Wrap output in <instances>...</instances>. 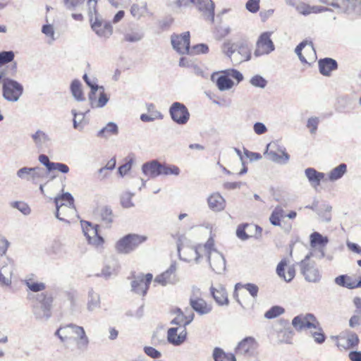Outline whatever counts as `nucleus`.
Returning a JSON list of instances; mask_svg holds the SVG:
<instances>
[{"mask_svg":"<svg viewBox=\"0 0 361 361\" xmlns=\"http://www.w3.org/2000/svg\"><path fill=\"white\" fill-rule=\"evenodd\" d=\"M213 240L209 239L204 245H199L195 247L183 249L184 252L188 251L192 256H195L197 263L204 255L207 257L211 269L216 274H221L226 269V260L223 255L213 247Z\"/></svg>","mask_w":361,"mask_h":361,"instance_id":"nucleus-1","label":"nucleus"},{"mask_svg":"<svg viewBox=\"0 0 361 361\" xmlns=\"http://www.w3.org/2000/svg\"><path fill=\"white\" fill-rule=\"evenodd\" d=\"M34 299L32 313L35 318L39 321H47L51 316L53 298L45 293H38L32 297Z\"/></svg>","mask_w":361,"mask_h":361,"instance_id":"nucleus-2","label":"nucleus"},{"mask_svg":"<svg viewBox=\"0 0 361 361\" xmlns=\"http://www.w3.org/2000/svg\"><path fill=\"white\" fill-rule=\"evenodd\" d=\"M83 80L86 84L90 87L91 90L88 95V99L91 108H102L109 102V98L104 92L103 86H99L97 84L94 78H90L87 74L83 75Z\"/></svg>","mask_w":361,"mask_h":361,"instance_id":"nucleus-3","label":"nucleus"},{"mask_svg":"<svg viewBox=\"0 0 361 361\" xmlns=\"http://www.w3.org/2000/svg\"><path fill=\"white\" fill-rule=\"evenodd\" d=\"M293 335L294 332L291 329L288 321L286 319L274 322L269 332V336L275 338L279 343H291Z\"/></svg>","mask_w":361,"mask_h":361,"instance_id":"nucleus-4","label":"nucleus"},{"mask_svg":"<svg viewBox=\"0 0 361 361\" xmlns=\"http://www.w3.org/2000/svg\"><path fill=\"white\" fill-rule=\"evenodd\" d=\"M312 256V252L309 253L298 263V265L300 273L307 281L317 283L321 280L322 275L314 262L310 261V257Z\"/></svg>","mask_w":361,"mask_h":361,"instance_id":"nucleus-5","label":"nucleus"},{"mask_svg":"<svg viewBox=\"0 0 361 361\" xmlns=\"http://www.w3.org/2000/svg\"><path fill=\"white\" fill-rule=\"evenodd\" d=\"M147 238L145 235L137 234H128L119 240L116 243V250L118 252L128 254L135 250L140 244L145 242Z\"/></svg>","mask_w":361,"mask_h":361,"instance_id":"nucleus-6","label":"nucleus"},{"mask_svg":"<svg viewBox=\"0 0 361 361\" xmlns=\"http://www.w3.org/2000/svg\"><path fill=\"white\" fill-rule=\"evenodd\" d=\"M2 97L10 102H18L23 93V86L15 80H6L1 84Z\"/></svg>","mask_w":361,"mask_h":361,"instance_id":"nucleus-7","label":"nucleus"},{"mask_svg":"<svg viewBox=\"0 0 361 361\" xmlns=\"http://www.w3.org/2000/svg\"><path fill=\"white\" fill-rule=\"evenodd\" d=\"M54 203L56 208L55 214L56 217L59 221H67L64 218L61 217V214L64 212L65 210L74 212V199L71 194L69 192H65L60 196L56 197L54 198Z\"/></svg>","mask_w":361,"mask_h":361,"instance_id":"nucleus-8","label":"nucleus"},{"mask_svg":"<svg viewBox=\"0 0 361 361\" xmlns=\"http://www.w3.org/2000/svg\"><path fill=\"white\" fill-rule=\"evenodd\" d=\"M169 112L172 121L178 125H185L190 119V112L183 103L173 102L171 105Z\"/></svg>","mask_w":361,"mask_h":361,"instance_id":"nucleus-9","label":"nucleus"},{"mask_svg":"<svg viewBox=\"0 0 361 361\" xmlns=\"http://www.w3.org/2000/svg\"><path fill=\"white\" fill-rule=\"evenodd\" d=\"M319 322L313 314H301L295 317L292 320V325L295 330L300 331L305 329H312L317 328Z\"/></svg>","mask_w":361,"mask_h":361,"instance_id":"nucleus-10","label":"nucleus"},{"mask_svg":"<svg viewBox=\"0 0 361 361\" xmlns=\"http://www.w3.org/2000/svg\"><path fill=\"white\" fill-rule=\"evenodd\" d=\"M271 35V32H265L261 34L257 42V48L254 52L255 56L269 54L274 50L275 47L270 38Z\"/></svg>","mask_w":361,"mask_h":361,"instance_id":"nucleus-11","label":"nucleus"},{"mask_svg":"<svg viewBox=\"0 0 361 361\" xmlns=\"http://www.w3.org/2000/svg\"><path fill=\"white\" fill-rule=\"evenodd\" d=\"M201 13L202 17L211 22L214 19V4L212 0H189Z\"/></svg>","mask_w":361,"mask_h":361,"instance_id":"nucleus-12","label":"nucleus"},{"mask_svg":"<svg viewBox=\"0 0 361 361\" xmlns=\"http://www.w3.org/2000/svg\"><path fill=\"white\" fill-rule=\"evenodd\" d=\"M152 278V274H147L145 276L140 274L135 277L131 282L132 290L137 294L145 295L148 290Z\"/></svg>","mask_w":361,"mask_h":361,"instance_id":"nucleus-13","label":"nucleus"},{"mask_svg":"<svg viewBox=\"0 0 361 361\" xmlns=\"http://www.w3.org/2000/svg\"><path fill=\"white\" fill-rule=\"evenodd\" d=\"M81 225L84 235L86 236L89 243L100 245L104 243L103 238L98 234V225L92 226L88 221H82Z\"/></svg>","mask_w":361,"mask_h":361,"instance_id":"nucleus-14","label":"nucleus"},{"mask_svg":"<svg viewBox=\"0 0 361 361\" xmlns=\"http://www.w3.org/2000/svg\"><path fill=\"white\" fill-rule=\"evenodd\" d=\"M173 48L179 54H184L189 52L190 32H185L182 35L171 36Z\"/></svg>","mask_w":361,"mask_h":361,"instance_id":"nucleus-15","label":"nucleus"},{"mask_svg":"<svg viewBox=\"0 0 361 361\" xmlns=\"http://www.w3.org/2000/svg\"><path fill=\"white\" fill-rule=\"evenodd\" d=\"M257 347L258 343L255 338L252 336H248L238 343L235 350L237 355L250 356L254 354Z\"/></svg>","mask_w":361,"mask_h":361,"instance_id":"nucleus-16","label":"nucleus"},{"mask_svg":"<svg viewBox=\"0 0 361 361\" xmlns=\"http://www.w3.org/2000/svg\"><path fill=\"white\" fill-rule=\"evenodd\" d=\"M176 271V264L172 263L167 270L155 277L154 282L163 286L175 284L178 281Z\"/></svg>","mask_w":361,"mask_h":361,"instance_id":"nucleus-17","label":"nucleus"},{"mask_svg":"<svg viewBox=\"0 0 361 361\" xmlns=\"http://www.w3.org/2000/svg\"><path fill=\"white\" fill-rule=\"evenodd\" d=\"M295 53L302 63H308L309 61H313L315 58V51L312 43L306 42L300 43L295 48Z\"/></svg>","mask_w":361,"mask_h":361,"instance_id":"nucleus-18","label":"nucleus"},{"mask_svg":"<svg viewBox=\"0 0 361 361\" xmlns=\"http://www.w3.org/2000/svg\"><path fill=\"white\" fill-rule=\"evenodd\" d=\"M359 342L360 339L357 334L348 331L339 336L337 346L344 349H350L357 347Z\"/></svg>","mask_w":361,"mask_h":361,"instance_id":"nucleus-19","label":"nucleus"},{"mask_svg":"<svg viewBox=\"0 0 361 361\" xmlns=\"http://www.w3.org/2000/svg\"><path fill=\"white\" fill-rule=\"evenodd\" d=\"M92 28L100 37L108 38L111 35L113 28L110 23L98 20L92 23Z\"/></svg>","mask_w":361,"mask_h":361,"instance_id":"nucleus-20","label":"nucleus"},{"mask_svg":"<svg viewBox=\"0 0 361 361\" xmlns=\"http://www.w3.org/2000/svg\"><path fill=\"white\" fill-rule=\"evenodd\" d=\"M335 283L342 287L353 289L361 287V276L357 280L355 277L348 275H341L335 279Z\"/></svg>","mask_w":361,"mask_h":361,"instance_id":"nucleus-21","label":"nucleus"},{"mask_svg":"<svg viewBox=\"0 0 361 361\" xmlns=\"http://www.w3.org/2000/svg\"><path fill=\"white\" fill-rule=\"evenodd\" d=\"M190 305L194 311L200 315L209 314L212 310V305L207 302L203 298L190 299Z\"/></svg>","mask_w":361,"mask_h":361,"instance_id":"nucleus-22","label":"nucleus"},{"mask_svg":"<svg viewBox=\"0 0 361 361\" xmlns=\"http://www.w3.org/2000/svg\"><path fill=\"white\" fill-rule=\"evenodd\" d=\"M288 261L286 259H282L276 267V273L279 277L282 278L285 281H291L295 276V266H289L288 267L287 274H285V267L287 266Z\"/></svg>","mask_w":361,"mask_h":361,"instance_id":"nucleus-23","label":"nucleus"},{"mask_svg":"<svg viewBox=\"0 0 361 361\" xmlns=\"http://www.w3.org/2000/svg\"><path fill=\"white\" fill-rule=\"evenodd\" d=\"M178 328H170L168 330L167 338L170 343L174 345L182 344L186 339L187 332L185 329H183L178 334Z\"/></svg>","mask_w":361,"mask_h":361,"instance_id":"nucleus-24","label":"nucleus"},{"mask_svg":"<svg viewBox=\"0 0 361 361\" xmlns=\"http://www.w3.org/2000/svg\"><path fill=\"white\" fill-rule=\"evenodd\" d=\"M318 65L320 73L325 76H329L331 72L338 68L336 61L331 58H324L319 60Z\"/></svg>","mask_w":361,"mask_h":361,"instance_id":"nucleus-25","label":"nucleus"},{"mask_svg":"<svg viewBox=\"0 0 361 361\" xmlns=\"http://www.w3.org/2000/svg\"><path fill=\"white\" fill-rule=\"evenodd\" d=\"M208 206L213 212H221L226 207V202L224 197L218 192L209 195L207 198Z\"/></svg>","mask_w":361,"mask_h":361,"instance_id":"nucleus-26","label":"nucleus"},{"mask_svg":"<svg viewBox=\"0 0 361 361\" xmlns=\"http://www.w3.org/2000/svg\"><path fill=\"white\" fill-rule=\"evenodd\" d=\"M161 164L157 160L145 163L142 166V171L148 178H156L160 176Z\"/></svg>","mask_w":361,"mask_h":361,"instance_id":"nucleus-27","label":"nucleus"},{"mask_svg":"<svg viewBox=\"0 0 361 361\" xmlns=\"http://www.w3.org/2000/svg\"><path fill=\"white\" fill-rule=\"evenodd\" d=\"M211 294L218 305H227L228 304L227 292L221 286L217 288L211 287Z\"/></svg>","mask_w":361,"mask_h":361,"instance_id":"nucleus-28","label":"nucleus"},{"mask_svg":"<svg viewBox=\"0 0 361 361\" xmlns=\"http://www.w3.org/2000/svg\"><path fill=\"white\" fill-rule=\"evenodd\" d=\"M270 146V144L267 146V151L264 154H267L269 157V159L279 164H286L288 162L290 159L289 154L286 152L285 149L281 150V154L276 153L274 151H268V148Z\"/></svg>","mask_w":361,"mask_h":361,"instance_id":"nucleus-29","label":"nucleus"},{"mask_svg":"<svg viewBox=\"0 0 361 361\" xmlns=\"http://www.w3.org/2000/svg\"><path fill=\"white\" fill-rule=\"evenodd\" d=\"M31 137L35 145L40 149L47 147L50 142V137L49 135L41 130H37L31 135Z\"/></svg>","mask_w":361,"mask_h":361,"instance_id":"nucleus-30","label":"nucleus"},{"mask_svg":"<svg viewBox=\"0 0 361 361\" xmlns=\"http://www.w3.org/2000/svg\"><path fill=\"white\" fill-rule=\"evenodd\" d=\"M77 336V345L78 348H86L89 344V338L87 336L83 327L73 324V333Z\"/></svg>","mask_w":361,"mask_h":361,"instance_id":"nucleus-31","label":"nucleus"},{"mask_svg":"<svg viewBox=\"0 0 361 361\" xmlns=\"http://www.w3.org/2000/svg\"><path fill=\"white\" fill-rule=\"evenodd\" d=\"M305 173L311 185L317 187L320 185V182L325 177V174L316 171L313 168H307L305 171Z\"/></svg>","mask_w":361,"mask_h":361,"instance_id":"nucleus-32","label":"nucleus"},{"mask_svg":"<svg viewBox=\"0 0 361 361\" xmlns=\"http://www.w3.org/2000/svg\"><path fill=\"white\" fill-rule=\"evenodd\" d=\"M16 71L17 66L16 63L6 67L0 66V85L6 82V80H12L11 77L16 75Z\"/></svg>","mask_w":361,"mask_h":361,"instance_id":"nucleus-33","label":"nucleus"},{"mask_svg":"<svg viewBox=\"0 0 361 361\" xmlns=\"http://www.w3.org/2000/svg\"><path fill=\"white\" fill-rule=\"evenodd\" d=\"M99 215L102 226L106 228L111 227L114 221V215L111 209L108 207H102L100 209Z\"/></svg>","mask_w":361,"mask_h":361,"instance_id":"nucleus-34","label":"nucleus"},{"mask_svg":"<svg viewBox=\"0 0 361 361\" xmlns=\"http://www.w3.org/2000/svg\"><path fill=\"white\" fill-rule=\"evenodd\" d=\"M212 357L214 361H236L233 353H226L220 348H215L213 350Z\"/></svg>","mask_w":361,"mask_h":361,"instance_id":"nucleus-35","label":"nucleus"},{"mask_svg":"<svg viewBox=\"0 0 361 361\" xmlns=\"http://www.w3.org/2000/svg\"><path fill=\"white\" fill-rule=\"evenodd\" d=\"M250 59V53L247 49L238 45V48L237 51H235L233 58H232V62L234 64H239L243 61H248Z\"/></svg>","mask_w":361,"mask_h":361,"instance_id":"nucleus-36","label":"nucleus"},{"mask_svg":"<svg viewBox=\"0 0 361 361\" xmlns=\"http://www.w3.org/2000/svg\"><path fill=\"white\" fill-rule=\"evenodd\" d=\"M71 92L73 97L75 100L78 102H82L85 100V97H84V94L82 90V83L78 80H74L72 81L71 84Z\"/></svg>","mask_w":361,"mask_h":361,"instance_id":"nucleus-37","label":"nucleus"},{"mask_svg":"<svg viewBox=\"0 0 361 361\" xmlns=\"http://www.w3.org/2000/svg\"><path fill=\"white\" fill-rule=\"evenodd\" d=\"M216 85L220 91L224 92L231 90L234 85V82L225 74L217 78Z\"/></svg>","mask_w":361,"mask_h":361,"instance_id":"nucleus-38","label":"nucleus"},{"mask_svg":"<svg viewBox=\"0 0 361 361\" xmlns=\"http://www.w3.org/2000/svg\"><path fill=\"white\" fill-rule=\"evenodd\" d=\"M87 306L89 311H94L100 307L99 295L95 293L92 289L90 290L88 292Z\"/></svg>","mask_w":361,"mask_h":361,"instance_id":"nucleus-39","label":"nucleus"},{"mask_svg":"<svg viewBox=\"0 0 361 361\" xmlns=\"http://www.w3.org/2000/svg\"><path fill=\"white\" fill-rule=\"evenodd\" d=\"M346 172L347 165L345 164H341L329 173L328 180L332 182L336 181L341 178Z\"/></svg>","mask_w":361,"mask_h":361,"instance_id":"nucleus-40","label":"nucleus"},{"mask_svg":"<svg viewBox=\"0 0 361 361\" xmlns=\"http://www.w3.org/2000/svg\"><path fill=\"white\" fill-rule=\"evenodd\" d=\"M12 274L13 267L11 265L3 267L0 269V286H10Z\"/></svg>","mask_w":361,"mask_h":361,"instance_id":"nucleus-41","label":"nucleus"},{"mask_svg":"<svg viewBox=\"0 0 361 361\" xmlns=\"http://www.w3.org/2000/svg\"><path fill=\"white\" fill-rule=\"evenodd\" d=\"M328 242V238L322 235L318 232H314L310 235V245L312 247L315 248L319 246V247L324 248Z\"/></svg>","mask_w":361,"mask_h":361,"instance_id":"nucleus-42","label":"nucleus"},{"mask_svg":"<svg viewBox=\"0 0 361 361\" xmlns=\"http://www.w3.org/2000/svg\"><path fill=\"white\" fill-rule=\"evenodd\" d=\"M130 11L133 17L137 20L149 13L147 3H144L142 6L137 4H133L130 7Z\"/></svg>","mask_w":361,"mask_h":361,"instance_id":"nucleus-43","label":"nucleus"},{"mask_svg":"<svg viewBox=\"0 0 361 361\" xmlns=\"http://www.w3.org/2000/svg\"><path fill=\"white\" fill-rule=\"evenodd\" d=\"M118 133V128L117 125L114 122H109L98 132L97 136L107 138L111 135H116Z\"/></svg>","mask_w":361,"mask_h":361,"instance_id":"nucleus-44","label":"nucleus"},{"mask_svg":"<svg viewBox=\"0 0 361 361\" xmlns=\"http://www.w3.org/2000/svg\"><path fill=\"white\" fill-rule=\"evenodd\" d=\"M73 324L60 327L55 332V335L59 338L61 342H66L70 338L71 334L73 333Z\"/></svg>","mask_w":361,"mask_h":361,"instance_id":"nucleus-45","label":"nucleus"},{"mask_svg":"<svg viewBox=\"0 0 361 361\" xmlns=\"http://www.w3.org/2000/svg\"><path fill=\"white\" fill-rule=\"evenodd\" d=\"M24 283L28 288L30 290L34 293H37L44 290L46 288L45 283L42 282H38L31 278L25 279Z\"/></svg>","mask_w":361,"mask_h":361,"instance_id":"nucleus-46","label":"nucleus"},{"mask_svg":"<svg viewBox=\"0 0 361 361\" xmlns=\"http://www.w3.org/2000/svg\"><path fill=\"white\" fill-rule=\"evenodd\" d=\"M238 48V44L228 41L224 43L222 51L232 61V58H233L234 54H235V51H237Z\"/></svg>","mask_w":361,"mask_h":361,"instance_id":"nucleus-47","label":"nucleus"},{"mask_svg":"<svg viewBox=\"0 0 361 361\" xmlns=\"http://www.w3.org/2000/svg\"><path fill=\"white\" fill-rule=\"evenodd\" d=\"M310 333L317 343L322 344L325 341L326 336L322 329L320 327L319 324H318L317 328H312L310 329Z\"/></svg>","mask_w":361,"mask_h":361,"instance_id":"nucleus-48","label":"nucleus"},{"mask_svg":"<svg viewBox=\"0 0 361 361\" xmlns=\"http://www.w3.org/2000/svg\"><path fill=\"white\" fill-rule=\"evenodd\" d=\"M180 173V169L178 166L174 165L161 164L160 167V175H175L178 176Z\"/></svg>","mask_w":361,"mask_h":361,"instance_id":"nucleus-49","label":"nucleus"},{"mask_svg":"<svg viewBox=\"0 0 361 361\" xmlns=\"http://www.w3.org/2000/svg\"><path fill=\"white\" fill-rule=\"evenodd\" d=\"M118 271V266L116 263L114 264L112 266L106 265L102 271V276L104 277L106 279L110 278L111 276L116 275Z\"/></svg>","mask_w":361,"mask_h":361,"instance_id":"nucleus-50","label":"nucleus"},{"mask_svg":"<svg viewBox=\"0 0 361 361\" xmlns=\"http://www.w3.org/2000/svg\"><path fill=\"white\" fill-rule=\"evenodd\" d=\"M42 32L49 39V43H52L55 41V29L53 25L51 24H45L42 27Z\"/></svg>","mask_w":361,"mask_h":361,"instance_id":"nucleus-51","label":"nucleus"},{"mask_svg":"<svg viewBox=\"0 0 361 361\" xmlns=\"http://www.w3.org/2000/svg\"><path fill=\"white\" fill-rule=\"evenodd\" d=\"M190 247L189 246H183L180 244L178 245V252L180 259L185 262H190L193 259L195 260V256H192V254L190 252L185 251L184 252L183 249Z\"/></svg>","mask_w":361,"mask_h":361,"instance_id":"nucleus-52","label":"nucleus"},{"mask_svg":"<svg viewBox=\"0 0 361 361\" xmlns=\"http://www.w3.org/2000/svg\"><path fill=\"white\" fill-rule=\"evenodd\" d=\"M284 312V309L280 306H274L266 312L264 317L267 319L275 318Z\"/></svg>","mask_w":361,"mask_h":361,"instance_id":"nucleus-53","label":"nucleus"},{"mask_svg":"<svg viewBox=\"0 0 361 361\" xmlns=\"http://www.w3.org/2000/svg\"><path fill=\"white\" fill-rule=\"evenodd\" d=\"M13 208L18 209L24 215H29L31 213L30 207L23 202H13L11 203Z\"/></svg>","mask_w":361,"mask_h":361,"instance_id":"nucleus-54","label":"nucleus"},{"mask_svg":"<svg viewBox=\"0 0 361 361\" xmlns=\"http://www.w3.org/2000/svg\"><path fill=\"white\" fill-rule=\"evenodd\" d=\"M32 171V168H31V167H23V168L20 169L19 170H18L16 174H17V176L20 179L31 181Z\"/></svg>","mask_w":361,"mask_h":361,"instance_id":"nucleus-55","label":"nucleus"},{"mask_svg":"<svg viewBox=\"0 0 361 361\" xmlns=\"http://www.w3.org/2000/svg\"><path fill=\"white\" fill-rule=\"evenodd\" d=\"M14 59V53L12 51L0 52V66L11 62Z\"/></svg>","mask_w":361,"mask_h":361,"instance_id":"nucleus-56","label":"nucleus"},{"mask_svg":"<svg viewBox=\"0 0 361 361\" xmlns=\"http://www.w3.org/2000/svg\"><path fill=\"white\" fill-rule=\"evenodd\" d=\"M209 51V47L205 44H199L193 46L191 49L189 47L188 54H205Z\"/></svg>","mask_w":361,"mask_h":361,"instance_id":"nucleus-57","label":"nucleus"},{"mask_svg":"<svg viewBox=\"0 0 361 361\" xmlns=\"http://www.w3.org/2000/svg\"><path fill=\"white\" fill-rule=\"evenodd\" d=\"M45 172L43 169L39 167H33L32 171L31 181L33 183H37L39 179L44 177Z\"/></svg>","mask_w":361,"mask_h":361,"instance_id":"nucleus-58","label":"nucleus"},{"mask_svg":"<svg viewBox=\"0 0 361 361\" xmlns=\"http://www.w3.org/2000/svg\"><path fill=\"white\" fill-rule=\"evenodd\" d=\"M250 83L254 87L264 88L267 84V82L261 75H256L250 79Z\"/></svg>","mask_w":361,"mask_h":361,"instance_id":"nucleus-59","label":"nucleus"},{"mask_svg":"<svg viewBox=\"0 0 361 361\" xmlns=\"http://www.w3.org/2000/svg\"><path fill=\"white\" fill-rule=\"evenodd\" d=\"M133 196V194L130 192H126L121 196V203L124 208H130L134 207V204L132 202Z\"/></svg>","mask_w":361,"mask_h":361,"instance_id":"nucleus-60","label":"nucleus"},{"mask_svg":"<svg viewBox=\"0 0 361 361\" xmlns=\"http://www.w3.org/2000/svg\"><path fill=\"white\" fill-rule=\"evenodd\" d=\"M294 7H295V9L298 13L304 16L312 13V6L305 3L302 2L298 4H296Z\"/></svg>","mask_w":361,"mask_h":361,"instance_id":"nucleus-61","label":"nucleus"},{"mask_svg":"<svg viewBox=\"0 0 361 361\" xmlns=\"http://www.w3.org/2000/svg\"><path fill=\"white\" fill-rule=\"evenodd\" d=\"M163 115L161 112H154L149 115L147 114H142L140 116V119L143 122H151L155 119H162Z\"/></svg>","mask_w":361,"mask_h":361,"instance_id":"nucleus-62","label":"nucleus"},{"mask_svg":"<svg viewBox=\"0 0 361 361\" xmlns=\"http://www.w3.org/2000/svg\"><path fill=\"white\" fill-rule=\"evenodd\" d=\"M144 37V35L142 32H130L127 33L125 35V39L130 42H135L141 40Z\"/></svg>","mask_w":361,"mask_h":361,"instance_id":"nucleus-63","label":"nucleus"},{"mask_svg":"<svg viewBox=\"0 0 361 361\" xmlns=\"http://www.w3.org/2000/svg\"><path fill=\"white\" fill-rule=\"evenodd\" d=\"M65 295L67 300L70 302L71 307H75L78 299V293L75 290H71L66 292Z\"/></svg>","mask_w":361,"mask_h":361,"instance_id":"nucleus-64","label":"nucleus"}]
</instances>
